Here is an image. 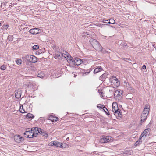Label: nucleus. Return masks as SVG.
<instances>
[{"label": "nucleus", "instance_id": "nucleus-5", "mask_svg": "<svg viewBox=\"0 0 156 156\" xmlns=\"http://www.w3.org/2000/svg\"><path fill=\"white\" fill-rule=\"evenodd\" d=\"M14 140L18 143H21L23 140V138L19 135H16L14 137Z\"/></svg>", "mask_w": 156, "mask_h": 156}, {"label": "nucleus", "instance_id": "nucleus-4", "mask_svg": "<svg viewBox=\"0 0 156 156\" xmlns=\"http://www.w3.org/2000/svg\"><path fill=\"white\" fill-rule=\"evenodd\" d=\"M112 83L114 88L117 87L120 85L119 80L115 77L112 78Z\"/></svg>", "mask_w": 156, "mask_h": 156}, {"label": "nucleus", "instance_id": "nucleus-34", "mask_svg": "<svg viewBox=\"0 0 156 156\" xmlns=\"http://www.w3.org/2000/svg\"><path fill=\"white\" fill-rule=\"evenodd\" d=\"M112 107H118V105L116 102H114L112 105Z\"/></svg>", "mask_w": 156, "mask_h": 156}, {"label": "nucleus", "instance_id": "nucleus-44", "mask_svg": "<svg viewBox=\"0 0 156 156\" xmlns=\"http://www.w3.org/2000/svg\"><path fill=\"white\" fill-rule=\"evenodd\" d=\"M67 139H69V137L67 138Z\"/></svg>", "mask_w": 156, "mask_h": 156}, {"label": "nucleus", "instance_id": "nucleus-16", "mask_svg": "<svg viewBox=\"0 0 156 156\" xmlns=\"http://www.w3.org/2000/svg\"><path fill=\"white\" fill-rule=\"evenodd\" d=\"M143 139L140 137L138 140L137 141L135 144V146H137L141 144L142 142Z\"/></svg>", "mask_w": 156, "mask_h": 156}, {"label": "nucleus", "instance_id": "nucleus-12", "mask_svg": "<svg viewBox=\"0 0 156 156\" xmlns=\"http://www.w3.org/2000/svg\"><path fill=\"white\" fill-rule=\"evenodd\" d=\"M63 144L59 142L55 141L54 146L60 148L62 147Z\"/></svg>", "mask_w": 156, "mask_h": 156}, {"label": "nucleus", "instance_id": "nucleus-18", "mask_svg": "<svg viewBox=\"0 0 156 156\" xmlns=\"http://www.w3.org/2000/svg\"><path fill=\"white\" fill-rule=\"evenodd\" d=\"M37 58L35 56L32 55L30 62L35 63L37 62Z\"/></svg>", "mask_w": 156, "mask_h": 156}, {"label": "nucleus", "instance_id": "nucleus-14", "mask_svg": "<svg viewBox=\"0 0 156 156\" xmlns=\"http://www.w3.org/2000/svg\"><path fill=\"white\" fill-rule=\"evenodd\" d=\"M82 60L80 58H76L75 59V65H79L82 63Z\"/></svg>", "mask_w": 156, "mask_h": 156}, {"label": "nucleus", "instance_id": "nucleus-17", "mask_svg": "<svg viewBox=\"0 0 156 156\" xmlns=\"http://www.w3.org/2000/svg\"><path fill=\"white\" fill-rule=\"evenodd\" d=\"M147 116L145 114L142 113L141 115V121L142 122H144L146 119Z\"/></svg>", "mask_w": 156, "mask_h": 156}, {"label": "nucleus", "instance_id": "nucleus-31", "mask_svg": "<svg viewBox=\"0 0 156 156\" xmlns=\"http://www.w3.org/2000/svg\"><path fill=\"white\" fill-rule=\"evenodd\" d=\"M39 48V46L35 45L33 47V50H37Z\"/></svg>", "mask_w": 156, "mask_h": 156}, {"label": "nucleus", "instance_id": "nucleus-22", "mask_svg": "<svg viewBox=\"0 0 156 156\" xmlns=\"http://www.w3.org/2000/svg\"><path fill=\"white\" fill-rule=\"evenodd\" d=\"M69 65L72 66H74L75 65V59H73L69 62Z\"/></svg>", "mask_w": 156, "mask_h": 156}, {"label": "nucleus", "instance_id": "nucleus-37", "mask_svg": "<svg viewBox=\"0 0 156 156\" xmlns=\"http://www.w3.org/2000/svg\"><path fill=\"white\" fill-rule=\"evenodd\" d=\"M146 67L145 65H144L142 66V69H146Z\"/></svg>", "mask_w": 156, "mask_h": 156}, {"label": "nucleus", "instance_id": "nucleus-27", "mask_svg": "<svg viewBox=\"0 0 156 156\" xmlns=\"http://www.w3.org/2000/svg\"><path fill=\"white\" fill-rule=\"evenodd\" d=\"M44 74L41 73H40L38 74L37 75L38 77L40 78H43L44 77Z\"/></svg>", "mask_w": 156, "mask_h": 156}, {"label": "nucleus", "instance_id": "nucleus-41", "mask_svg": "<svg viewBox=\"0 0 156 156\" xmlns=\"http://www.w3.org/2000/svg\"><path fill=\"white\" fill-rule=\"evenodd\" d=\"M43 135L44 136H47L48 135V134L47 133H44V135Z\"/></svg>", "mask_w": 156, "mask_h": 156}, {"label": "nucleus", "instance_id": "nucleus-8", "mask_svg": "<svg viewBox=\"0 0 156 156\" xmlns=\"http://www.w3.org/2000/svg\"><path fill=\"white\" fill-rule=\"evenodd\" d=\"M24 135H26L27 137H28L30 138H32L33 137L32 132L31 130H30L29 129H27L26 130L25 132L24 133Z\"/></svg>", "mask_w": 156, "mask_h": 156}, {"label": "nucleus", "instance_id": "nucleus-13", "mask_svg": "<svg viewBox=\"0 0 156 156\" xmlns=\"http://www.w3.org/2000/svg\"><path fill=\"white\" fill-rule=\"evenodd\" d=\"M102 69H103L101 66H98L97 67L94 69V73H98L101 71Z\"/></svg>", "mask_w": 156, "mask_h": 156}, {"label": "nucleus", "instance_id": "nucleus-23", "mask_svg": "<svg viewBox=\"0 0 156 156\" xmlns=\"http://www.w3.org/2000/svg\"><path fill=\"white\" fill-rule=\"evenodd\" d=\"M97 106L98 108H101L102 109L105 108L108 111V109L106 108H105L104 105H101V104H99L97 105Z\"/></svg>", "mask_w": 156, "mask_h": 156}, {"label": "nucleus", "instance_id": "nucleus-11", "mask_svg": "<svg viewBox=\"0 0 156 156\" xmlns=\"http://www.w3.org/2000/svg\"><path fill=\"white\" fill-rule=\"evenodd\" d=\"M21 94V90L18 89L17 90L15 91V96L17 98H20Z\"/></svg>", "mask_w": 156, "mask_h": 156}, {"label": "nucleus", "instance_id": "nucleus-42", "mask_svg": "<svg viewBox=\"0 0 156 156\" xmlns=\"http://www.w3.org/2000/svg\"><path fill=\"white\" fill-rule=\"evenodd\" d=\"M107 25V26H110V27H112V26H111V25Z\"/></svg>", "mask_w": 156, "mask_h": 156}, {"label": "nucleus", "instance_id": "nucleus-2", "mask_svg": "<svg viewBox=\"0 0 156 156\" xmlns=\"http://www.w3.org/2000/svg\"><path fill=\"white\" fill-rule=\"evenodd\" d=\"M113 141V139L110 136H107L106 137L102 136L99 140V142L101 143L112 142Z\"/></svg>", "mask_w": 156, "mask_h": 156}, {"label": "nucleus", "instance_id": "nucleus-40", "mask_svg": "<svg viewBox=\"0 0 156 156\" xmlns=\"http://www.w3.org/2000/svg\"><path fill=\"white\" fill-rule=\"evenodd\" d=\"M90 72H85L84 73L86 75H87V74H88Z\"/></svg>", "mask_w": 156, "mask_h": 156}, {"label": "nucleus", "instance_id": "nucleus-20", "mask_svg": "<svg viewBox=\"0 0 156 156\" xmlns=\"http://www.w3.org/2000/svg\"><path fill=\"white\" fill-rule=\"evenodd\" d=\"M115 23V20L113 19H110L109 20V21L108 22H104V23H109V24H114Z\"/></svg>", "mask_w": 156, "mask_h": 156}, {"label": "nucleus", "instance_id": "nucleus-7", "mask_svg": "<svg viewBox=\"0 0 156 156\" xmlns=\"http://www.w3.org/2000/svg\"><path fill=\"white\" fill-rule=\"evenodd\" d=\"M41 31V30L38 28L32 29L29 31L30 33H31L33 34H37L39 33Z\"/></svg>", "mask_w": 156, "mask_h": 156}, {"label": "nucleus", "instance_id": "nucleus-38", "mask_svg": "<svg viewBox=\"0 0 156 156\" xmlns=\"http://www.w3.org/2000/svg\"><path fill=\"white\" fill-rule=\"evenodd\" d=\"M109 21V20H103L102 22L104 23V22H108Z\"/></svg>", "mask_w": 156, "mask_h": 156}, {"label": "nucleus", "instance_id": "nucleus-26", "mask_svg": "<svg viewBox=\"0 0 156 156\" xmlns=\"http://www.w3.org/2000/svg\"><path fill=\"white\" fill-rule=\"evenodd\" d=\"M22 62L21 59L18 58L16 61V63L18 65H20L22 63Z\"/></svg>", "mask_w": 156, "mask_h": 156}, {"label": "nucleus", "instance_id": "nucleus-25", "mask_svg": "<svg viewBox=\"0 0 156 156\" xmlns=\"http://www.w3.org/2000/svg\"><path fill=\"white\" fill-rule=\"evenodd\" d=\"M66 59L68 62L73 59V58L70 55H69V56Z\"/></svg>", "mask_w": 156, "mask_h": 156}, {"label": "nucleus", "instance_id": "nucleus-24", "mask_svg": "<svg viewBox=\"0 0 156 156\" xmlns=\"http://www.w3.org/2000/svg\"><path fill=\"white\" fill-rule=\"evenodd\" d=\"M20 110L21 113H24L26 112L25 110L23 109V105L21 106Z\"/></svg>", "mask_w": 156, "mask_h": 156}, {"label": "nucleus", "instance_id": "nucleus-30", "mask_svg": "<svg viewBox=\"0 0 156 156\" xmlns=\"http://www.w3.org/2000/svg\"><path fill=\"white\" fill-rule=\"evenodd\" d=\"M119 109L118 107H112V111L113 112H114L115 111H117Z\"/></svg>", "mask_w": 156, "mask_h": 156}, {"label": "nucleus", "instance_id": "nucleus-33", "mask_svg": "<svg viewBox=\"0 0 156 156\" xmlns=\"http://www.w3.org/2000/svg\"><path fill=\"white\" fill-rule=\"evenodd\" d=\"M55 141H53L50 142L48 144V145L50 146H52L53 145H54Z\"/></svg>", "mask_w": 156, "mask_h": 156}, {"label": "nucleus", "instance_id": "nucleus-36", "mask_svg": "<svg viewBox=\"0 0 156 156\" xmlns=\"http://www.w3.org/2000/svg\"><path fill=\"white\" fill-rule=\"evenodd\" d=\"M8 25H4V28L5 30H6L8 28Z\"/></svg>", "mask_w": 156, "mask_h": 156}, {"label": "nucleus", "instance_id": "nucleus-9", "mask_svg": "<svg viewBox=\"0 0 156 156\" xmlns=\"http://www.w3.org/2000/svg\"><path fill=\"white\" fill-rule=\"evenodd\" d=\"M148 131V129H145L142 133L140 137L143 139V140H144L145 139Z\"/></svg>", "mask_w": 156, "mask_h": 156}, {"label": "nucleus", "instance_id": "nucleus-6", "mask_svg": "<svg viewBox=\"0 0 156 156\" xmlns=\"http://www.w3.org/2000/svg\"><path fill=\"white\" fill-rule=\"evenodd\" d=\"M150 107L149 105L148 104H147L145 106V108L143 111L142 113L147 115L149 112Z\"/></svg>", "mask_w": 156, "mask_h": 156}, {"label": "nucleus", "instance_id": "nucleus-45", "mask_svg": "<svg viewBox=\"0 0 156 156\" xmlns=\"http://www.w3.org/2000/svg\"><path fill=\"white\" fill-rule=\"evenodd\" d=\"M1 23H0V26H1Z\"/></svg>", "mask_w": 156, "mask_h": 156}, {"label": "nucleus", "instance_id": "nucleus-19", "mask_svg": "<svg viewBox=\"0 0 156 156\" xmlns=\"http://www.w3.org/2000/svg\"><path fill=\"white\" fill-rule=\"evenodd\" d=\"M32 55H25L24 56V58L27 59V61H30L31 58L32 57Z\"/></svg>", "mask_w": 156, "mask_h": 156}, {"label": "nucleus", "instance_id": "nucleus-32", "mask_svg": "<svg viewBox=\"0 0 156 156\" xmlns=\"http://www.w3.org/2000/svg\"><path fill=\"white\" fill-rule=\"evenodd\" d=\"M6 69V66H5L3 65L1 67L0 69L2 70H4Z\"/></svg>", "mask_w": 156, "mask_h": 156}, {"label": "nucleus", "instance_id": "nucleus-3", "mask_svg": "<svg viewBox=\"0 0 156 156\" xmlns=\"http://www.w3.org/2000/svg\"><path fill=\"white\" fill-rule=\"evenodd\" d=\"M31 130L32 132L33 137L37 136L39 133H43V132H42V129H40L39 130L38 127L32 128L31 129Z\"/></svg>", "mask_w": 156, "mask_h": 156}, {"label": "nucleus", "instance_id": "nucleus-10", "mask_svg": "<svg viewBox=\"0 0 156 156\" xmlns=\"http://www.w3.org/2000/svg\"><path fill=\"white\" fill-rule=\"evenodd\" d=\"M122 90H116L114 94V96L116 97H121L122 96Z\"/></svg>", "mask_w": 156, "mask_h": 156}, {"label": "nucleus", "instance_id": "nucleus-21", "mask_svg": "<svg viewBox=\"0 0 156 156\" xmlns=\"http://www.w3.org/2000/svg\"><path fill=\"white\" fill-rule=\"evenodd\" d=\"M69 54L66 51H65V53H63L62 54V56L66 58L69 56Z\"/></svg>", "mask_w": 156, "mask_h": 156}, {"label": "nucleus", "instance_id": "nucleus-28", "mask_svg": "<svg viewBox=\"0 0 156 156\" xmlns=\"http://www.w3.org/2000/svg\"><path fill=\"white\" fill-rule=\"evenodd\" d=\"M124 83L125 84H126V87L128 89H129L130 88V86L129 84V83H127L126 82H124Z\"/></svg>", "mask_w": 156, "mask_h": 156}, {"label": "nucleus", "instance_id": "nucleus-15", "mask_svg": "<svg viewBox=\"0 0 156 156\" xmlns=\"http://www.w3.org/2000/svg\"><path fill=\"white\" fill-rule=\"evenodd\" d=\"M113 112H114V115L116 116L120 117L121 115V114L120 112V110L119 109L117 111H115Z\"/></svg>", "mask_w": 156, "mask_h": 156}, {"label": "nucleus", "instance_id": "nucleus-39", "mask_svg": "<svg viewBox=\"0 0 156 156\" xmlns=\"http://www.w3.org/2000/svg\"><path fill=\"white\" fill-rule=\"evenodd\" d=\"M102 109L104 110V111L106 113H107V110L105 108H102ZM107 111L108 112V111L107 110Z\"/></svg>", "mask_w": 156, "mask_h": 156}, {"label": "nucleus", "instance_id": "nucleus-29", "mask_svg": "<svg viewBox=\"0 0 156 156\" xmlns=\"http://www.w3.org/2000/svg\"><path fill=\"white\" fill-rule=\"evenodd\" d=\"M27 117L28 118H32L33 117V115L32 114L30 113H28L27 115Z\"/></svg>", "mask_w": 156, "mask_h": 156}, {"label": "nucleus", "instance_id": "nucleus-1", "mask_svg": "<svg viewBox=\"0 0 156 156\" xmlns=\"http://www.w3.org/2000/svg\"><path fill=\"white\" fill-rule=\"evenodd\" d=\"M90 42L95 49L97 50H100L101 47L97 40L91 39L90 40Z\"/></svg>", "mask_w": 156, "mask_h": 156}, {"label": "nucleus", "instance_id": "nucleus-43", "mask_svg": "<svg viewBox=\"0 0 156 156\" xmlns=\"http://www.w3.org/2000/svg\"><path fill=\"white\" fill-rule=\"evenodd\" d=\"M99 27H101V24H99Z\"/></svg>", "mask_w": 156, "mask_h": 156}, {"label": "nucleus", "instance_id": "nucleus-35", "mask_svg": "<svg viewBox=\"0 0 156 156\" xmlns=\"http://www.w3.org/2000/svg\"><path fill=\"white\" fill-rule=\"evenodd\" d=\"M54 119H53L52 120V121L53 122L57 121V120H58V118H55Z\"/></svg>", "mask_w": 156, "mask_h": 156}]
</instances>
